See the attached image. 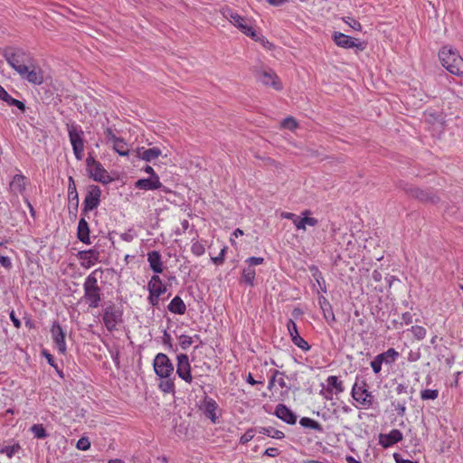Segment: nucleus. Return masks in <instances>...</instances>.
I'll use <instances>...</instances> for the list:
<instances>
[{"label":"nucleus","mask_w":463,"mask_h":463,"mask_svg":"<svg viewBox=\"0 0 463 463\" xmlns=\"http://www.w3.org/2000/svg\"><path fill=\"white\" fill-rule=\"evenodd\" d=\"M441 65L451 74L463 77V58L451 45H444L439 51Z\"/></svg>","instance_id":"f257e3e1"},{"label":"nucleus","mask_w":463,"mask_h":463,"mask_svg":"<svg viewBox=\"0 0 463 463\" xmlns=\"http://www.w3.org/2000/svg\"><path fill=\"white\" fill-rule=\"evenodd\" d=\"M1 53L17 73H22L25 70V66L33 61L29 53L18 47H5Z\"/></svg>","instance_id":"f03ea898"},{"label":"nucleus","mask_w":463,"mask_h":463,"mask_svg":"<svg viewBox=\"0 0 463 463\" xmlns=\"http://www.w3.org/2000/svg\"><path fill=\"white\" fill-rule=\"evenodd\" d=\"M99 269L91 272L83 284L84 288V298L86 303L89 304L90 307L96 308L99 307L101 300V290L98 285L97 273Z\"/></svg>","instance_id":"7ed1b4c3"},{"label":"nucleus","mask_w":463,"mask_h":463,"mask_svg":"<svg viewBox=\"0 0 463 463\" xmlns=\"http://www.w3.org/2000/svg\"><path fill=\"white\" fill-rule=\"evenodd\" d=\"M351 394L353 399L358 402L363 409L368 410L373 408L374 396L369 391L368 385L364 381H361L360 383L356 381L352 387Z\"/></svg>","instance_id":"20e7f679"},{"label":"nucleus","mask_w":463,"mask_h":463,"mask_svg":"<svg viewBox=\"0 0 463 463\" xmlns=\"http://www.w3.org/2000/svg\"><path fill=\"white\" fill-rule=\"evenodd\" d=\"M310 214L311 212L309 210H305L301 212L300 215L289 212H282L280 216L283 219L292 221L297 231L306 232L307 226L315 227L318 224V220L311 217Z\"/></svg>","instance_id":"39448f33"},{"label":"nucleus","mask_w":463,"mask_h":463,"mask_svg":"<svg viewBox=\"0 0 463 463\" xmlns=\"http://www.w3.org/2000/svg\"><path fill=\"white\" fill-rule=\"evenodd\" d=\"M345 391L343 381L336 375H329L326 380V384H322L319 394L326 401H331L334 395H338Z\"/></svg>","instance_id":"423d86ee"},{"label":"nucleus","mask_w":463,"mask_h":463,"mask_svg":"<svg viewBox=\"0 0 463 463\" xmlns=\"http://www.w3.org/2000/svg\"><path fill=\"white\" fill-rule=\"evenodd\" d=\"M67 129L75 157L81 160L84 150L83 131L75 125H67Z\"/></svg>","instance_id":"0eeeda50"},{"label":"nucleus","mask_w":463,"mask_h":463,"mask_svg":"<svg viewBox=\"0 0 463 463\" xmlns=\"http://www.w3.org/2000/svg\"><path fill=\"white\" fill-rule=\"evenodd\" d=\"M23 80L34 85H41L44 80L43 71L34 61H31L22 73H18Z\"/></svg>","instance_id":"6e6552de"},{"label":"nucleus","mask_w":463,"mask_h":463,"mask_svg":"<svg viewBox=\"0 0 463 463\" xmlns=\"http://www.w3.org/2000/svg\"><path fill=\"white\" fill-rule=\"evenodd\" d=\"M103 321L109 331L117 329V325L122 321V311L114 305L106 307L103 314Z\"/></svg>","instance_id":"1a4fd4ad"},{"label":"nucleus","mask_w":463,"mask_h":463,"mask_svg":"<svg viewBox=\"0 0 463 463\" xmlns=\"http://www.w3.org/2000/svg\"><path fill=\"white\" fill-rule=\"evenodd\" d=\"M156 373L161 378H168L174 372V366L167 355L158 354L154 360Z\"/></svg>","instance_id":"9d476101"},{"label":"nucleus","mask_w":463,"mask_h":463,"mask_svg":"<svg viewBox=\"0 0 463 463\" xmlns=\"http://www.w3.org/2000/svg\"><path fill=\"white\" fill-rule=\"evenodd\" d=\"M256 77L263 85L272 87L276 90L283 88L281 80L272 70H260L256 73Z\"/></svg>","instance_id":"9b49d317"},{"label":"nucleus","mask_w":463,"mask_h":463,"mask_svg":"<svg viewBox=\"0 0 463 463\" xmlns=\"http://www.w3.org/2000/svg\"><path fill=\"white\" fill-rule=\"evenodd\" d=\"M333 40L337 46L345 49L356 48L360 51H363L364 49V44L361 43L358 39L339 32H335L333 33Z\"/></svg>","instance_id":"f8f14e48"},{"label":"nucleus","mask_w":463,"mask_h":463,"mask_svg":"<svg viewBox=\"0 0 463 463\" xmlns=\"http://www.w3.org/2000/svg\"><path fill=\"white\" fill-rule=\"evenodd\" d=\"M228 19L230 22L238 29H240L244 34L251 38H256L257 34L253 27L247 22V20L241 16L239 14L230 11Z\"/></svg>","instance_id":"ddd939ff"},{"label":"nucleus","mask_w":463,"mask_h":463,"mask_svg":"<svg viewBox=\"0 0 463 463\" xmlns=\"http://www.w3.org/2000/svg\"><path fill=\"white\" fill-rule=\"evenodd\" d=\"M101 190L98 185H90L83 202V212L96 209L100 203Z\"/></svg>","instance_id":"4468645a"},{"label":"nucleus","mask_w":463,"mask_h":463,"mask_svg":"<svg viewBox=\"0 0 463 463\" xmlns=\"http://www.w3.org/2000/svg\"><path fill=\"white\" fill-rule=\"evenodd\" d=\"M403 435L401 430L392 429L388 433H381L378 438L379 445L384 449L390 448L402 441Z\"/></svg>","instance_id":"2eb2a0df"},{"label":"nucleus","mask_w":463,"mask_h":463,"mask_svg":"<svg viewBox=\"0 0 463 463\" xmlns=\"http://www.w3.org/2000/svg\"><path fill=\"white\" fill-rule=\"evenodd\" d=\"M51 334H52V338L58 351L61 354H65L66 350H67L66 343H65V333L63 332L62 328L57 322H54L52 324V328H51Z\"/></svg>","instance_id":"dca6fc26"},{"label":"nucleus","mask_w":463,"mask_h":463,"mask_svg":"<svg viewBox=\"0 0 463 463\" xmlns=\"http://www.w3.org/2000/svg\"><path fill=\"white\" fill-rule=\"evenodd\" d=\"M176 373L179 377L184 379L185 382L192 381L191 367L186 354H179L177 356Z\"/></svg>","instance_id":"f3484780"},{"label":"nucleus","mask_w":463,"mask_h":463,"mask_svg":"<svg viewBox=\"0 0 463 463\" xmlns=\"http://www.w3.org/2000/svg\"><path fill=\"white\" fill-rule=\"evenodd\" d=\"M275 415L284 422L293 425L297 421V417L294 412L284 404L277 405L275 409Z\"/></svg>","instance_id":"a211bd4d"},{"label":"nucleus","mask_w":463,"mask_h":463,"mask_svg":"<svg viewBox=\"0 0 463 463\" xmlns=\"http://www.w3.org/2000/svg\"><path fill=\"white\" fill-rule=\"evenodd\" d=\"M318 305L322 310L325 320L329 325H332L333 323H335V313L333 311V307H332L330 302L324 296H320L318 298Z\"/></svg>","instance_id":"6ab92c4d"},{"label":"nucleus","mask_w":463,"mask_h":463,"mask_svg":"<svg viewBox=\"0 0 463 463\" xmlns=\"http://www.w3.org/2000/svg\"><path fill=\"white\" fill-rule=\"evenodd\" d=\"M204 412L210 418L213 423H216L220 416L219 406L213 399L204 397Z\"/></svg>","instance_id":"aec40b11"},{"label":"nucleus","mask_w":463,"mask_h":463,"mask_svg":"<svg viewBox=\"0 0 463 463\" xmlns=\"http://www.w3.org/2000/svg\"><path fill=\"white\" fill-rule=\"evenodd\" d=\"M90 176L94 178L95 181L108 184L110 181V177L108 172L102 167L101 164L96 165L94 167L88 170Z\"/></svg>","instance_id":"412c9836"},{"label":"nucleus","mask_w":463,"mask_h":463,"mask_svg":"<svg viewBox=\"0 0 463 463\" xmlns=\"http://www.w3.org/2000/svg\"><path fill=\"white\" fill-rule=\"evenodd\" d=\"M137 157L147 162H151L161 155V150L158 147H151L148 149L137 148L136 150Z\"/></svg>","instance_id":"4be33fe9"},{"label":"nucleus","mask_w":463,"mask_h":463,"mask_svg":"<svg viewBox=\"0 0 463 463\" xmlns=\"http://www.w3.org/2000/svg\"><path fill=\"white\" fill-rule=\"evenodd\" d=\"M9 189L14 195L23 194L25 190V176L23 175H15L10 182Z\"/></svg>","instance_id":"5701e85b"},{"label":"nucleus","mask_w":463,"mask_h":463,"mask_svg":"<svg viewBox=\"0 0 463 463\" xmlns=\"http://www.w3.org/2000/svg\"><path fill=\"white\" fill-rule=\"evenodd\" d=\"M80 259L87 268L93 266L99 260V253L97 250H82L79 252Z\"/></svg>","instance_id":"b1692460"},{"label":"nucleus","mask_w":463,"mask_h":463,"mask_svg":"<svg viewBox=\"0 0 463 463\" xmlns=\"http://www.w3.org/2000/svg\"><path fill=\"white\" fill-rule=\"evenodd\" d=\"M162 184L157 175H155L154 178L139 179L136 182V187L138 189L153 190L160 188Z\"/></svg>","instance_id":"393cba45"},{"label":"nucleus","mask_w":463,"mask_h":463,"mask_svg":"<svg viewBox=\"0 0 463 463\" xmlns=\"http://www.w3.org/2000/svg\"><path fill=\"white\" fill-rule=\"evenodd\" d=\"M147 260L149 262L151 269L155 273H161L163 271V263L161 260V254L156 251L153 250L147 253Z\"/></svg>","instance_id":"a878e982"},{"label":"nucleus","mask_w":463,"mask_h":463,"mask_svg":"<svg viewBox=\"0 0 463 463\" xmlns=\"http://www.w3.org/2000/svg\"><path fill=\"white\" fill-rule=\"evenodd\" d=\"M149 293L155 295H162L165 292L166 288L163 284L159 276L154 275L148 283Z\"/></svg>","instance_id":"bb28decb"},{"label":"nucleus","mask_w":463,"mask_h":463,"mask_svg":"<svg viewBox=\"0 0 463 463\" xmlns=\"http://www.w3.org/2000/svg\"><path fill=\"white\" fill-rule=\"evenodd\" d=\"M78 239L83 242L90 244V228L87 221L84 218H81L78 224Z\"/></svg>","instance_id":"cd10ccee"},{"label":"nucleus","mask_w":463,"mask_h":463,"mask_svg":"<svg viewBox=\"0 0 463 463\" xmlns=\"http://www.w3.org/2000/svg\"><path fill=\"white\" fill-rule=\"evenodd\" d=\"M185 308L184 301L179 297H175L168 305L169 311L175 314L182 315L185 312Z\"/></svg>","instance_id":"c85d7f7f"},{"label":"nucleus","mask_w":463,"mask_h":463,"mask_svg":"<svg viewBox=\"0 0 463 463\" xmlns=\"http://www.w3.org/2000/svg\"><path fill=\"white\" fill-rule=\"evenodd\" d=\"M378 357L383 364H392L399 357V353L394 348H389L387 351L378 354Z\"/></svg>","instance_id":"c756f323"},{"label":"nucleus","mask_w":463,"mask_h":463,"mask_svg":"<svg viewBox=\"0 0 463 463\" xmlns=\"http://www.w3.org/2000/svg\"><path fill=\"white\" fill-rule=\"evenodd\" d=\"M195 343L197 344L195 348H198V345L202 343L199 335H195L194 337L186 335H182L179 336V344L183 349H186Z\"/></svg>","instance_id":"7c9ffc66"},{"label":"nucleus","mask_w":463,"mask_h":463,"mask_svg":"<svg viewBox=\"0 0 463 463\" xmlns=\"http://www.w3.org/2000/svg\"><path fill=\"white\" fill-rule=\"evenodd\" d=\"M113 149L121 156H128L129 147L128 143L121 137L113 143Z\"/></svg>","instance_id":"2f4dec72"},{"label":"nucleus","mask_w":463,"mask_h":463,"mask_svg":"<svg viewBox=\"0 0 463 463\" xmlns=\"http://www.w3.org/2000/svg\"><path fill=\"white\" fill-rule=\"evenodd\" d=\"M412 195L423 202L436 203L438 200L436 195L418 188L412 191Z\"/></svg>","instance_id":"473e14b6"},{"label":"nucleus","mask_w":463,"mask_h":463,"mask_svg":"<svg viewBox=\"0 0 463 463\" xmlns=\"http://www.w3.org/2000/svg\"><path fill=\"white\" fill-rule=\"evenodd\" d=\"M299 423L304 428H307V429L318 430V431L322 430L321 424L318 421H317L311 418L303 417L300 419Z\"/></svg>","instance_id":"72a5a7b5"},{"label":"nucleus","mask_w":463,"mask_h":463,"mask_svg":"<svg viewBox=\"0 0 463 463\" xmlns=\"http://www.w3.org/2000/svg\"><path fill=\"white\" fill-rule=\"evenodd\" d=\"M68 197L71 202L75 201V205L78 206V203H79L78 192L76 189L75 182L71 176L69 177Z\"/></svg>","instance_id":"f704fd0d"},{"label":"nucleus","mask_w":463,"mask_h":463,"mask_svg":"<svg viewBox=\"0 0 463 463\" xmlns=\"http://www.w3.org/2000/svg\"><path fill=\"white\" fill-rule=\"evenodd\" d=\"M255 275H256L255 269L251 267H249L242 270L241 278H242L243 282H245L249 286H253Z\"/></svg>","instance_id":"c9c22d12"},{"label":"nucleus","mask_w":463,"mask_h":463,"mask_svg":"<svg viewBox=\"0 0 463 463\" xmlns=\"http://www.w3.org/2000/svg\"><path fill=\"white\" fill-rule=\"evenodd\" d=\"M260 433H262L264 435H267L270 438L277 439H282L285 437L284 433L281 430H276L271 427L260 428Z\"/></svg>","instance_id":"e433bc0d"},{"label":"nucleus","mask_w":463,"mask_h":463,"mask_svg":"<svg viewBox=\"0 0 463 463\" xmlns=\"http://www.w3.org/2000/svg\"><path fill=\"white\" fill-rule=\"evenodd\" d=\"M0 99L6 102L9 106H15L22 111L25 110V105L24 104V102L12 98L7 92H5Z\"/></svg>","instance_id":"4c0bfd02"},{"label":"nucleus","mask_w":463,"mask_h":463,"mask_svg":"<svg viewBox=\"0 0 463 463\" xmlns=\"http://www.w3.org/2000/svg\"><path fill=\"white\" fill-rule=\"evenodd\" d=\"M0 99L6 102L9 106H15L22 111L25 110V105L24 104V102L12 98L7 92H5Z\"/></svg>","instance_id":"58836bf2"},{"label":"nucleus","mask_w":463,"mask_h":463,"mask_svg":"<svg viewBox=\"0 0 463 463\" xmlns=\"http://www.w3.org/2000/svg\"><path fill=\"white\" fill-rule=\"evenodd\" d=\"M20 449L21 446L19 443H14L12 446H0V453L5 454L9 458H12Z\"/></svg>","instance_id":"ea45409f"},{"label":"nucleus","mask_w":463,"mask_h":463,"mask_svg":"<svg viewBox=\"0 0 463 463\" xmlns=\"http://www.w3.org/2000/svg\"><path fill=\"white\" fill-rule=\"evenodd\" d=\"M291 341L296 346H298V348H300L301 350H303L305 352L309 351L311 348L309 344L302 336H300V335H294V338L291 339Z\"/></svg>","instance_id":"a19ab883"},{"label":"nucleus","mask_w":463,"mask_h":463,"mask_svg":"<svg viewBox=\"0 0 463 463\" xmlns=\"http://www.w3.org/2000/svg\"><path fill=\"white\" fill-rule=\"evenodd\" d=\"M439 397L437 389H425L420 392V399L423 401L436 400Z\"/></svg>","instance_id":"79ce46f5"},{"label":"nucleus","mask_w":463,"mask_h":463,"mask_svg":"<svg viewBox=\"0 0 463 463\" xmlns=\"http://www.w3.org/2000/svg\"><path fill=\"white\" fill-rule=\"evenodd\" d=\"M410 331L417 340H422L427 335L426 329L421 326H412Z\"/></svg>","instance_id":"37998d69"},{"label":"nucleus","mask_w":463,"mask_h":463,"mask_svg":"<svg viewBox=\"0 0 463 463\" xmlns=\"http://www.w3.org/2000/svg\"><path fill=\"white\" fill-rule=\"evenodd\" d=\"M33 436L37 439H44L47 437L45 429L42 424H34L30 428Z\"/></svg>","instance_id":"c03bdc74"},{"label":"nucleus","mask_w":463,"mask_h":463,"mask_svg":"<svg viewBox=\"0 0 463 463\" xmlns=\"http://www.w3.org/2000/svg\"><path fill=\"white\" fill-rule=\"evenodd\" d=\"M159 387L164 392H173L175 390L174 382L169 377L161 381Z\"/></svg>","instance_id":"a18cd8bd"},{"label":"nucleus","mask_w":463,"mask_h":463,"mask_svg":"<svg viewBox=\"0 0 463 463\" xmlns=\"http://www.w3.org/2000/svg\"><path fill=\"white\" fill-rule=\"evenodd\" d=\"M343 21L346 24H348L352 29H354V31H357V32L362 31V25L356 19L347 16V17H344Z\"/></svg>","instance_id":"49530a36"},{"label":"nucleus","mask_w":463,"mask_h":463,"mask_svg":"<svg viewBox=\"0 0 463 463\" xmlns=\"http://www.w3.org/2000/svg\"><path fill=\"white\" fill-rule=\"evenodd\" d=\"M281 126L284 128L295 130L298 128V124L294 118L288 117L282 121Z\"/></svg>","instance_id":"de8ad7c7"},{"label":"nucleus","mask_w":463,"mask_h":463,"mask_svg":"<svg viewBox=\"0 0 463 463\" xmlns=\"http://www.w3.org/2000/svg\"><path fill=\"white\" fill-rule=\"evenodd\" d=\"M314 278H315L317 285L319 286L321 291L323 293H326L327 288H326V281H325L322 274L317 270V269H316V273L314 274Z\"/></svg>","instance_id":"09e8293b"},{"label":"nucleus","mask_w":463,"mask_h":463,"mask_svg":"<svg viewBox=\"0 0 463 463\" xmlns=\"http://www.w3.org/2000/svg\"><path fill=\"white\" fill-rule=\"evenodd\" d=\"M255 436V430L254 429H249L240 438V443L241 444H246L249 441H250Z\"/></svg>","instance_id":"8fccbe9b"},{"label":"nucleus","mask_w":463,"mask_h":463,"mask_svg":"<svg viewBox=\"0 0 463 463\" xmlns=\"http://www.w3.org/2000/svg\"><path fill=\"white\" fill-rule=\"evenodd\" d=\"M287 327L291 339L294 338V335H299L297 325L292 319L288 321Z\"/></svg>","instance_id":"3c124183"},{"label":"nucleus","mask_w":463,"mask_h":463,"mask_svg":"<svg viewBox=\"0 0 463 463\" xmlns=\"http://www.w3.org/2000/svg\"><path fill=\"white\" fill-rule=\"evenodd\" d=\"M383 364V361L376 355L370 364L374 373L377 374L381 372Z\"/></svg>","instance_id":"603ef678"},{"label":"nucleus","mask_w":463,"mask_h":463,"mask_svg":"<svg viewBox=\"0 0 463 463\" xmlns=\"http://www.w3.org/2000/svg\"><path fill=\"white\" fill-rule=\"evenodd\" d=\"M90 447V441L89 440L88 438H80L77 444H76V448L80 450H87L89 449Z\"/></svg>","instance_id":"864d4df0"},{"label":"nucleus","mask_w":463,"mask_h":463,"mask_svg":"<svg viewBox=\"0 0 463 463\" xmlns=\"http://www.w3.org/2000/svg\"><path fill=\"white\" fill-rule=\"evenodd\" d=\"M397 411L398 415L404 416L406 412V402H398L397 403H392Z\"/></svg>","instance_id":"5fc2aeb1"},{"label":"nucleus","mask_w":463,"mask_h":463,"mask_svg":"<svg viewBox=\"0 0 463 463\" xmlns=\"http://www.w3.org/2000/svg\"><path fill=\"white\" fill-rule=\"evenodd\" d=\"M245 261H246V263H248L250 265V267L257 266V265H260V264H262L264 262V258H262V257H250Z\"/></svg>","instance_id":"6e6d98bb"},{"label":"nucleus","mask_w":463,"mask_h":463,"mask_svg":"<svg viewBox=\"0 0 463 463\" xmlns=\"http://www.w3.org/2000/svg\"><path fill=\"white\" fill-rule=\"evenodd\" d=\"M104 134L107 138V141L112 144L119 138L114 134L113 130L110 128H106Z\"/></svg>","instance_id":"4d7b16f0"},{"label":"nucleus","mask_w":463,"mask_h":463,"mask_svg":"<svg viewBox=\"0 0 463 463\" xmlns=\"http://www.w3.org/2000/svg\"><path fill=\"white\" fill-rule=\"evenodd\" d=\"M279 374H281V372H279V370L272 371V374H271V377H270V379L269 381V384H268L269 390L273 389V387L275 386L276 379Z\"/></svg>","instance_id":"13d9d810"},{"label":"nucleus","mask_w":463,"mask_h":463,"mask_svg":"<svg viewBox=\"0 0 463 463\" xmlns=\"http://www.w3.org/2000/svg\"><path fill=\"white\" fill-rule=\"evenodd\" d=\"M246 382L250 385L263 384V380H255L250 373H249L245 378Z\"/></svg>","instance_id":"bf43d9fd"},{"label":"nucleus","mask_w":463,"mask_h":463,"mask_svg":"<svg viewBox=\"0 0 463 463\" xmlns=\"http://www.w3.org/2000/svg\"><path fill=\"white\" fill-rule=\"evenodd\" d=\"M109 353H110L113 362L115 363L116 366L118 368L119 367V351L110 349Z\"/></svg>","instance_id":"052dcab7"},{"label":"nucleus","mask_w":463,"mask_h":463,"mask_svg":"<svg viewBox=\"0 0 463 463\" xmlns=\"http://www.w3.org/2000/svg\"><path fill=\"white\" fill-rule=\"evenodd\" d=\"M420 353L419 351H410L408 354V361L409 362H416L420 359Z\"/></svg>","instance_id":"680f3d73"},{"label":"nucleus","mask_w":463,"mask_h":463,"mask_svg":"<svg viewBox=\"0 0 463 463\" xmlns=\"http://www.w3.org/2000/svg\"><path fill=\"white\" fill-rule=\"evenodd\" d=\"M264 454L269 457L275 458V457L279 456V450L278 448L270 447V448L266 449Z\"/></svg>","instance_id":"e2e57ef3"},{"label":"nucleus","mask_w":463,"mask_h":463,"mask_svg":"<svg viewBox=\"0 0 463 463\" xmlns=\"http://www.w3.org/2000/svg\"><path fill=\"white\" fill-rule=\"evenodd\" d=\"M0 264L5 269H10L12 266V262L9 257L3 256L0 254Z\"/></svg>","instance_id":"0e129e2a"},{"label":"nucleus","mask_w":463,"mask_h":463,"mask_svg":"<svg viewBox=\"0 0 463 463\" xmlns=\"http://www.w3.org/2000/svg\"><path fill=\"white\" fill-rule=\"evenodd\" d=\"M393 458L395 460L396 463H417L416 461H412L411 459H405L403 458L401 454L399 453H394L393 454Z\"/></svg>","instance_id":"69168bd1"},{"label":"nucleus","mask_w":463,"mask_h":463,"mask_svg":"<svg viewBox=\"0 0 463 463\" xmlns=\"http://www.w3.org/2000/svg\"><path fill=\"white\" fill-rule=\"evenodd\" d=\"M397 394L408 393V385L406 383H399L395 389Z\"/></svg>","instance_id":"338daca9"},{"label":"nucleus","mask_w":463,"mask_h":463,"mask_svg":"<svg viewBox=\"0 0 463 463\" xmlns=\"http://www.w3.org/2000/svg\"><path fill=\"white\" fill-rule=\"evenodd\" d=\"M404 324L409 325L412 323V315L410 312H405L402 316Z\"/></svg>","instance_id":"774afa93"}]
</instances>
